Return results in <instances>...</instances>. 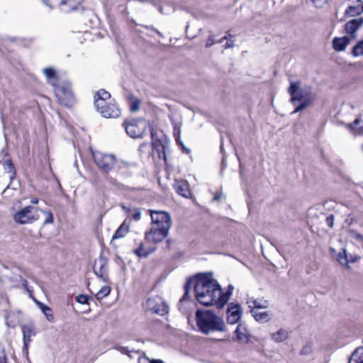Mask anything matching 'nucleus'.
Wrapping results in <instances>:
<instances>
[{"label": "nucleus", "instance_id": "nucleus-1", "mask_svg": "<svg viewBox=\"0 0 363 363\" xmlns=\"http://www.w3.org/2000/svg\"><path fill=\"white\" fill-rule=\"evenodd\" d=\"M194 289L195 300L204 306H216L220 294V285L210 273H199L194 277L189 278L184 285V294L178 303L179 310L183 313L188 312L189 305L194 302L191 299L190 291Z\"/></svg>", "mask_w": 363, "mask_h": 363}, {"label": "nucleus", "instance_id": "nucleus-2", "mask_svg": "<svg viewBox=\"0 0 363 363\" xmlns=\"http://www.w3.org/2000/svg\"><path fill=\"white\" fill-rule=\"evenodd\" d=\"M287 92L290 95V103L295 106L291 114L307 108L313 102L315 97L313 93V87L311 85H305L301 87L299 80L290 81Z\"/></svg>", "mask_w": 363, "mask_h": 363}, {"label": "nucleus", "instance_id": "nucleus-3", "mask_svg": "<svg viewBox=\"0 0 363 363\" xmlns=\"http://www.w3.org/2000/svg\"><path fill=\"white\" fill-rule=\"evenodd\" d=\"M195 318L198 330L203 335L225 330L223 319L211 310L197 309Z\"/></svg>", "mask_w": 363, "mask_h": 363}, {"label": "nucleus", "instance_id": "nucleus-4", "mask_svg": "<svg viewBox=\"0 0 363 363\" xmlns=\"http://www.w3.org/2000/svg\"><path fill=\"white\" fill-rule=\"evenodd\" d=\"M55 95L58 102L66 107H72L74 104V96L69 82H63L55 87Z\"/></svg>", "mask_w": 363, "mask_h": 363}, {"label": "nucleus", "instance_id": "nucleus-5", "mask_svg": "<svg viewBox=\"0 0 363 363\" xmlns=\"http://www.w3.org/2000/svg\"><path fill=\"white\" fill-rule=\"evenodd\" d=\"M123 125L127 134L133 138L142 137L147 127V122L143 118L125 121Z\"/></svg>", "mask_w": 363, "mask_h": 363}, {"label": "nucleus", "instance_id": "nucleus-6", "mask_svg": "<svg viewBox=\"0 0 363 363\" xmlns=\"http://www.w3.org/2000/svg\"><path fill=\"white\" fill-rule=\"evenodd\" d=\"M92 157L97 167L106 174L113 169L117 160L116 156L101 152H92Z\"/></svg>", "mask_w": 363, "mask_h": 363}, {"label": "nucleus", "instance_id": "nucleus-7", "mask_svg": "<svg viewBox=\"0 0 363 363\" xmlns=\"http://www.w3.org/2000/svg\"><path fill=\"white\" fill-rule=\"evenodd\" d=\"M34 211L36 212L37 208L32 206H27L13 215V220L16 223L22 225L32 223L38 219Z\"/></svg>", "mask_w": 363, "mask_h": 363}, {"label": "nucleus", "instance_id": "nucleus-8", "mask_svg": "<svg viewBox=\"0 0 363 363\" xmlns=\"http://www.w3.org/2000/svg\"><path fill=\"white\" fill-rule=\"evenodd\" d=\"M169 227L151 226L150 230L145 233V238L147 242L152 243H160L168 235Z\"/></svg>", "mask_w": 363, "mask_h": 363}, {"label": "nucleus", "instance_id": "nucleus-9", "mask_svg": "<svg viewBox=\"0 0 363 363\" xmlns=\"http://www.w3.org/2000/svg\"><path fill=\"white\" fill-rule=\"evenodd\" d=\"M146 307L147 310L160 315H164L169 311L168 306L157 296L149 298L146 301Z\"/></svg>", "mask_w": 363, "mask_h": 363}, {"label": "nucleus", "instance_id": "nucleus-10", "mask_svg": "<svg viewBox=\"0 0 363 363\" xmlns=\"http://www.w3.org/2000/svg\"><path fill=\"white\" fill-rule=\"evenodd\" d=\"M93 270L96 276L104 282L108 283V259L101 253L99 258L94 262Z\"/></svg>", "mask_w": 363, "mask_h": 363}, {"label": "nucleus", "instance_id": "nucleus-11", "mask_svg": "<svg viewBox=\"0 0 363 363\" xmlns=\"http://www.w3.org/2000/svg\"><path fill=\"white\" fill-rule=\"evenodd\" d=\"M150 213L152 226L172 227L171 216L167 212L150 210Z\"/></svg>", "mask_w": 363, "mask_h": 363}, {"label": "nucleus", "instance_id": "nucleus-12", "mask_svg": "<svg viewBox=\"0 0 363 363\" xmlns=\"http://www.w3.org/2000/svg\"><path fill=\"white\" fill-rule=\"evenodd\" d=\"M59 9L64 13H82L85 8L81 0H62Z\"/></svg>", "mask_w": 363, "mask_h": 363}, {"label": "nucleus", "instance_id": "nucleus-13", "mask_svg": "<svg viewBox=\"0 0 363 363\" xmlns=\"http://www.w3.org/2000/svg\"><path fill=\"white\" fill-rule=\"evenodd\" d=\"M242 310L238 303L231 302L228 306L227 309V322L229 324H235L241 318Z\"/></svg>", "mask_w": 363, "mask_h": 363}, {"label": "nucleus", "instance_id": "nucleus-14", "mask_svg": "<svg viewBox=\"0 0 363 363\" xmlns=\"http://www.w3.org/2000/svg\"><path fill=\"white\" fill-rule=\"evenodd\" d=\"M23 333V351L28 354V345L31 342V337L36 335L35 327L33 323L21 326Z\"/></svg>", "mask_w": 363, "mask_h": 363}, {"label": "nucleus", "instance_id": "nucleus-15", "mask_svg": "<svg viewBox=\"0 0 363 363\" xmlns=\"http://www.w3.org/2000/svg\"><path fill=\"white\" fill-rule=\"evenodd\" d=\"M150 133L151 138L152 139V149L157 152L158 157L160 159L167 160V154L166 149L167 147V144L162 143L159 139H155L156 135V132L155 131L153 127H150Z\"/></svg>", "mask_w": 363, "mask_h": 363}, {"label": "nucleus", "instance_id": "nucleus-16", "mask_svg": "<svg viewBox=\"0 0 363 363\" xmlns=\"http://www.w3.org/2000/svg\"><path fill=\"white\" fill-rule=\"evenodd\" d=\"M100 114L106 118H118L121 116V110L118 106L111 102L103 104V108H96Z\"/></svg>", "mask_w": 363, "mask_h": 363}, {"label": "nucleus", "instance_id": "nucleus-17", "mask_svg": "<svg viewBox=\"0 0 363 363\" xmlns=\"http://www.w3.org/2000/svg\"><path fill=\"white\" fill-rule=\"evenodd\" d=\"M111 99L109 92L104 89H99L94 95V106L96 108H103V104L108 103L107 100Z\"/></svg>", "mask_w": 363, "mask_h": 363}, {"label": "nucleus", "instance_id": "nucleus-18", "mask_svg": "<svg viewBox=\"0 0 363 363\" xmlns=\"http://www.w3.org/2000/svg\"><path fill=\"white\" fill-rule=\"evenodd\" d=\"M363 24V18H358L350 20L345 25V30L347 34L354 35Z\"/></svg>", "mask_w": 363, "mask_h": 363}, {"label": "nucleus", "instance_id": "nucleus-19", "mask_svg": "<svg viewBox=\"0 0 363 363\" xmlns=\"http://www.w3.org/2000/svg\"><path fill=\"white\" fill-rule=\"evenodd\" d=\"M233 286L232 284H229L227 291L225 292H223L222 287L220 286V294H219V297H218L217 300L218 309L223 308L225 306V305L228 303L233 294Z\"/></svg>", "mask_w": 363, "mask_h": 363}, {"label": "nucleus", "instance_id": "nucleus-20", "mask_svg": "<svg viewBox=\"0 0 363 363\" xmlns=\"http://www.w3.org/2000/svg\"><path fill=\"white\" fill-rule=\"evenodd\" d=\"M235 334L236 336V340L240 342L247 343L250 340V334L245 325L239 324L235 330Z\"/></svg>", "mask_w": 363, "mask_h": 363}, {"label": "nucleus", "instance_id": "nucleus-21", "mask_svg": "<svg viewBox=\"0 0 363 363\" xmlns=\"http://www.w3.org/2000/svg\"><path fill=\"white\" fill-rule=\"evenodd\" d=\"M350 43V38L347 36L342 38L335 37L333 40V48L337 52L344 51L347 45Z\"/></svg>", "mask_w": 363, "mask_h": 363}, {"label": "nucleus", "instance_id": "nucleus-22", "mask_svg": "<svg viewBox=\"0 0 363 363\" xmlns=\"http://www.w3.org/2000/svg\"><path fill=\"white\" fill-rule=\"evenodd\" d=\"M363 12V1L357 0L354 5L349 6L345 11V15L355 16Z\"/></svg>", "mask_w": 363, "mask_h": 363}, {"label": "nucleus", "instance_id": "nucleus-23", "mask_svg": "<svg viewBox=\"0 0 363 363\" xmlns=\"http://www.w3.org/2000/svg\"><path fill=\"white\" fill-rule=\"evenodd\" d=\"M174 188L176 192L183 197L188 198L190 194L188 184L184 181H176Z\"/></svg>", "mask_w": 363, "mask_h": 363}, {"label": "nucleus", "instance_id": "nucleus-24", "mask_svg": "<svg viewBox=\"0 0 363 363\" xmlns=\"http://www.w3.org/2000/svg\"><path fill=\"white\" fill-rule=\"evenodd\" d=\"M0 163L2 164L5 172L9 174V179L11 182L13 181L16 178V171L12 160L8 159L3 162H0Z\"/></svg>", "mask_w": 363, "mask_h": 363}, {"label": "nucleus", "instance_id": "nucleus-25", "mask_svg": "<svg viewBox=\"0 0 363 363\" xmlns=\"http://www.w3.org/2000/svg\"><path fill=\"white\" fill-rule=\"evenodd\" d=\"M251 313L255 319L261 323H267L271 319V313L269 311L257 312L255 310H251Z\"/></svg>", "mask_w": 363, "mask_h": 363}, {"label": "nucleus", "instance_id": "nucleus-26", "mask_svg": "<svg viewBox=\"0 0 363 363\" xmlns=\"http://www.w3.org/2000/svg\"><path fill=\"white\" fill-rule=\"evenodd\" d=\"M348 363H363V347H357L352 352Z\"/></svg>", "mask_w": 363, "mask_h": 363}, {"label": "nucleus", "instance_id": "nucleus-27", "mask_svg": "<svg viewBox=\"0 0 363 363\" xmlns=\"http://www.w3.org/2000/svg\"><path fill=\"white\" fill-rule=\"evenodd\" d=\"M272 339L276 342H281L289 337V333L286 329L280 328L271 335Z\"/></svg>", "mask_w": 363, "mask_h": 363}, {"label": "nucleus", "instance_id": "nucleus-28", "mask_svg": "<svg viewBox=\"0 0 363 363\" xmlns=\"http://www.w3.org/2000/svg\"><path fill=\"white\" fill-rule=\"evenodd\" d=\"M337 260L340 264L346 266L348 268L350 263L355 262V259H349V255H347L345 249H342V252L337 254Z\"/></svg>", "mask_w": 363, "mask_h": 363}, {"label": "nucleus", "instance_id": "nucleus-29", "mask_svg": "<svg viewBox=\"0 0 363 363\" xmlns=\"http://www.w3.org/2000/svg\"><path fill=\"white\" fill-rule=\"evenodd\" d=\"M129 226L126 225L125 221H124L120 227L117 229L115 234L113 235L112 239H120L123 237L128 233Z\"/></svg>", "mask_w": 363, "mask_h": 363}, {"label": "nucleus", "instance_id": "nucleus-30", "mask_svg": "<svg viewBox=\"0 0 363 363\" xmlns=\"http://www.w3.org/2000/svg\"><path fill=\"white\" fill-rule=\"evenodd\" d=\"M348 128L355 133L361 134L363 133V120L356 118L353 123L348 125Z\"/></svg>", "mask_w": 363, "mask_h": 363}, {"label": "nucleus", "instance_id": "nucleus-31", "mask_svg": "<svg viewBox=\"0 0 363 363\" xmlns=\"http://www.w3.org/2000/svg\"><path fill=\"white\" fill-rule=\"evenodd\" d=\"M247 303L250 304V307L251 306V303L253 304L254 307L256 308H266L269 306L268 301L264 299H255L254 298H249Z\"/></svg>", "mask_w": 363, "mask_h": 363}, {"label": "nucleus", "instance_id": "nucleus-32", "mask_svg": "<svg viewBox=\"0 0 363 363\" xmlns=\"http://www.w3.org/2000/svg\"><path fill=\"white\" fill-rule=\"evenodd\" d=\"M352 54L354 57L363 55V39L359 41L352 49Z\"/></svg>", "mask_w": 363, "mask_h": 363}, {"label": "nucleus", "instance_id": "nucleus-33", "mask_svg": "<svg viewBox=\"0 0 363 363\" xmlns=\"http://www.w3.org/2000/svg\"><path fill=\"white\" fill-rule=\"evenodd\" d=\"M106 179L109 184L116 187L118 190L123 191V190L128 189L127 186H125L124 184L118 182L115 178H113L111 177H107Z\"/></svg>", "mask_w": 363, "mask_h": 363}, {"label": "nucleus", "instance_id": "nucleus-34", "mask_svg": "<svg viewBox=\"0 0 363 363\" xmlns=\"http://www.w3.org/2000/svg\"><path fill=\"white\" fill-rule=\"evenodd\" d=\"M111 292V287L106 286L102 287L95 295L97 300H101L103 298L107 296Z\"/></svg>", "mask_w": 363, "mask_h": 363}, {"label": "nucleus", "instance_id": "nucleus-35", "mask_svg": "<svg viewBox=\"0 0 363 363\" xmlns=\"http://www.w3.org/2000/svg\"><path fill=\"white\" fill-rule=\"evenodd\" d=\"M50 9H58L62 0H42Z\"/></svg>", "mask_w": 363, "mask_h": 363}, {"label": "nucleus", "instance_id": "nucleus-36", "mask_svg": "<svg viewBox=\"0 0 363 363\" xmlns=\"http://www.w3.org/2000/svg\"><path fill=\"white\" fill-rule=\"evenodd\" d=\"M348 233H349V235L359 241V242H363V235L360 234L359 233H358L357 231H356L355 230H353V229H349L348 230Z\"/></svg>", "mask_w": 363, "mask_h": 363}, {"label": "nucleus", "instance_id": "nucleus-37", "mask_svg": "<svg viewBox=\"0 0 363 363\" xmlns=\"http://www.w3.org/2000/svg\"><path fill=\"white\" fill-rule=\"evenodd\" d=\"M43 73L48 79H55L57 77L56 72L53 68L48 67L43 69Z\"/></svg>", "mask_w": 363, "mask_h": 363}, {"label": "nucleus", "instance_id": "nucleus-38", "mask_svg": "<svg viewBox=\"0 0 363 363\" xmlns=\"http://www.w3.org/2000/svg\"><path fill=\"white\" fill-rule=\"evenodd\" d=\"M134 253L140 257H147L149 255L148 252H145L143 249V244L141 242L138 249L134 251Z\"/></svg>", "mask_w": 363, "mask_h": 363}, {"label": "nucleus", "instance_id": "nucleus-39", "mask_svg": "<svg viewBox=\"0 0 363 363\" xmlns=\"http://www.w3.org/2000/svg\"><path fill=\"white\" fill-rule=\"evenodd\" d=\"M89 299H92V298L84 294H79L76 297V301L81 304H88Z\"/></svg>", "mask_w": 363, "mask_h": 363}, {"label": "nucleus", "instance_id": "nucleus-40", "mask_svg": "<svg viewBox=\"0 0 363 363\" xmlns=\"http://www.w3.org/2000/svg\"><path fill=\"white\" fill-rule=\"evenodd\" d=\"M174 135L176 143L182 147L183 152L189 154L191 150L184 145V143L180 140L179 135H176V134H174Z\"/></svg>", "mask_w": 363, "mask_h": 363}, {"label": "nucleus", "instance_id": "nucleus-41", "mask_svg": "<svg viewBox=\"0 0 363 363\" xmlns=\"http://www.w3.org/2000/svg\"><path fill=\"white\" fill-rule=\"evenodd\" d=\"M42 212L44 213L46 215V218L45 219V220L43 222V224L46 225V224L52 223H53V215H52V213L50 211H42Z\"/></svg>", "mask_w": 363, "mask_h": 363}, {"label": "nucleus", "instance_id": "nucleus-42", "mask_svg": "<svg viewBox=\"0 0 363 363\" xmlns=\"http://www.w3.org/2000/svg\"><path fill=\"white\" fill-rule=\"evenodd\" d=\"M43 313L44 314V315L45 316V318H47V320L50 322V323H52L54 322V320H55V317H54V315L52 313V311L50 308H49V311H43Z\"/></svg>", "mask_w": 363, "mask_h": 363}, {"label": "nucleus", "instance_id": "nucleus-43", "mask_svg": "<svg viewBox=\"0 0 363 363\" xmlns=\"http://www.w3.org/2000/svg\"><path fill=\"white\" fill-rule=\"evenodd\" d=\"M132 218L135 220L138 221L141 218V212L139 208H134L132 213Z\"/></svg>", "mask_w": 363, "mask_h": 363}, {"label": "nucleus", "instance_id": "nucleus-44", "mask_svg": "<svg viewBox=\"0 0 363 363\" xmlns=\"http://www.w3.org/2000/svg\"><path fill=\"white\" fill-rule=\"evenodd\" d=\"M9 313L8 311H5L4 318H5V323L9 328H13L15 326L14 323H12L9 321Z\"/></svg>", "mask_w": 363, "mask_h": 363}, {"label": "nucleus", "instance_id": "nucleus-45", "mask_svg": "<svg viewBox=\"0 0 363 363\" xmlns=\"http://www.w3.org/2000/svg\"><path fill=\"white\" fill-rule=\"evenodd\" d=\"M325 222L330 228H333L334 225V216L333 214L328 216L325 219Z\"/></svg>", "mask_w": 363, "mask_h": 363}, {"label": "nucleus", "instance_id": "nucleus-46", "mask_svg": "<svg viewBox=\"0 0 363 363\" xmlns=\"http://www.w3.org/2000/svg\"><path fill=\"white\" fill-rule=\"evenodd\" d=\"M139 105H140V101L135 100V101L133 102V104L130 106V111L132 112H135V111H138L139 108Z\"/></svg>", "mask_w": 363, "mask_h": 363}, {"label": "nucleus", "instance_id": "nucleus-47", "mask_svg": "<svg viewBox=\"0 0 363 363\" xmlns=\"http://www.w3.org/2000/svg\"><path fill=\"white\" fill-rule=\"evenodd\" d=\"M216 43V42H215V40H214V35H211L208 38V40H207L206 44V48H210V47H211Z\"/></svg>", "mask_w": 363, "mask_h": 363}, {"label": "nucleus", "instance_id": "nucleus-48", "mask_svg": "<svg viewBox=\"0 0 363 363\" xmlns=\"http://www.w3.org/2000/svg\"><path fill=\"white\" fill-rule=\"evenodd\" d=\"M311 1L313 2V4L317 7H321L323 5H325V4H327V2L328 1V0H311Z\"/></svg>", "mask_w": 363, "mask_h": 363}, {"label": "nucleus", "instance_id": "nucleus-49", "mask_svg": "<svg viewBox=\"0 0 363 363\" xmlns=\"http://www.w3.org/2000/svg\"><path fill=\"white\" fill-rule=\"evenodd\" d=\"M36 303L38 305V306L42 312L44 311H49V308H50L49 306L45 305L44 303H43L41 302L36 301Z\"/></svg>", "mask_w": 363, "mask_h": 363}, {"label": "nucleus", "instance_id": "nucleus-50", "mask_svg": "<svg viewBox=\"0 0 363 363\" xmlns=\"http://www.w3.org/2000/svg\"><path fill=\"white\" fill-rule=\"evenodd\" d=\"M36 303L38 305V306L42 312L44 311H49V308H50L49 306L45 305L44 303H43L41 302L36 301Z\"/></svg>", "mask_w": 363, "mask_h": 363}, {"label": "nucleus", "instance_id": "nucleus-51", "mask_svg": "<svg viewBox=\"0 0 363 363\" xmlns=\"http://www.w3.org/2000/svg\"><path fill=\"white\" fill-rule=\"evenodd\" d=\"M117 350H119L122 354H128L129 350L126 347H117Z\"/></svg>", "mask_w": 363, "mask_h": 363}, {"label": "nucleus", "instance_id": "nucleus-52", "mask_svg": "<svg viewBox=\"0 0 363 363\" xmlns=\"http://www.w3.org/2000/svg\"><path fill=\"white\" fill-rule=\"evenodd\" d=\"M234 46V41L233 40H228L225 45V49H228V48H233Z\"/></svg>", "mask_w": 363, "mask_h": 363}, {"label": "nucleus", "instance_id": "nucleus-53", "mask_svg": "<svg viewBox=\"0 0 363 363\" xmlns=\"http://www.w3.org/2000/svg\"><path fill=\"white\" fill-rule=\"evenodd\" d=\"M7 358L5 354L0 356V363H6Z\"/></svg>", "mask_w": 363, "mask_h": 363}, {"label": "nucleus", "instance_id": "nucleus-54", "mask_svg": "<svg viewBox=\"0 0 363 363\" xmlns=\"http://www.w3.org/2000/svg\"><path fill=\"white\" fill-rule=\"evenodd\" d=\"M222 195L220 194H217L214 196L213 200L219 201L221 199Z\"/></svg>", "mask_w": 363, "mask_h": 363}, {"label": "nucleus", "instance_id": "nucleus-55", "mask_svg": "<svg viewBox=\"0 0 363 363\" xmlns=\"http://www.w3.org/2000/svg\"><path fill=\"white\" fill-rule=\"evenodd\" d=\"M150 363H164V362L161 359H152Z\"/></svg>", "mask_w": 363, "mask_h": 363}, {"label": "nucleus", "instance_id": "nucleus-56", "mask_svg": "<svg viewBox=\"0 0 363 363\" xmlns=\"http://www.w3.org/2000/svg\"><path fill=\"white\" fill-rule=\"evenodd\" d=\"M145 28L147 29H149V30H154L155 31L157 29L155 28H154L152 26H146Z\"/></svg>", "mask_w": 363, "mask_h": 363}, {"label": "nucleus", "instance_id": "nucleus-57", "mask_svg": "<svg viewBox=\"0 0 363 363\" xmlns=\"http://www.w3.org/2000/svg\"><path fill=\"white\" fill-rule=\"evenodd\" d=\"M227 38H228L225 35V36L223 37L222 38H220L218 41H217L216 43H222L224 41V40H226Z\"/></svg>", "mask_w": 363, "mask_h": 363}, {"label": "nucleus", "instance_id": "nucleus-58", "mask_svg": "<svg viewBox=\"0 0 363 363\" xmlns=\"http://www.w3.org/2000/svg\"><path fill=\"white\" fill-rule=\"evenodd\" d=\"M358 259H359V257H357V256H353V255H350L349 256V259H355V262H356Z\"/></svg>", "mask_w": 363, "mask_h": 363}, {"label": "nucleus", "instance_id": "nucleus-59", "mask_svg": "<svg viewBox=\"0 0 363 363\" xmlns=\"http://www.w3.org/2000/svg\"><path fill=\"white\" fill-rule=\"evenodd\" d=\"M30 202L33 204H37L38 203V199H32Z\"/></svg>", "mask_w": 363, "mask_h": 363}, {"label": "nucleus", "instance_id": "nucleus-60", "mask_svg": "<svg viewBox=\"0 0 363 363\" xmlns=\"http://www.w3.org/2000/svg\"><path fill=\"white\" fill-rule=\"evenodd\" d=\"M307 350H307V347L303 348V349L301 350V354H307Z\"/></svg>", "mask_w": 363, "mask_h": 363}, {"label": "nucleus", "instance_id": "nucleus-61", "mask_svg": "<svg viewBox=\"0 0 363 363\" xmlns=\"http://www.w3.org/2000/svg\"><path fill=\"white\" fill-rule=\"evenodd\" d=\"M121 208H122L124 211H128V212H130V211H130V209L128 208H127L125 206H124V205H122V206H121Z\"/></svg>", "mask_w": 363, "mask_h": 363}, {"label": "nucleus", "instance_id": "nucleus-62", "mask_svg": "<svg viewBox=\"0 0 363 363\" xmlns=\"http://www.w3.org/2000/svg\"><path fill=\"white\" fill-rule=\"evenodd\" d=\"M155 32L157 33V35H158L160 37H161V38H163V37H164L163 34H162L161 32H160L158 30H155Z\"/></svg>", "mask_w": 363, "mask_h": 363}, {"label": "nucleus", "instance_id": "nucleus-63", "mask_svg": "<svg viewBox=\"0 0 363 363\" xmlns=\"http://www.w3.org/2000/svg\"><path fill=\"white\" fill-rule=\"evenodd\" d=\"M1 152L4 155V156H7L8 155L7 151L5 150L4 149L2 150Z\"/></svg>", "mask_w": 363, "mask_h": 363}, {"label": "nucleus", "instance_id": "nucleus-64", "mask_svg": "<svg viewBox=\"0 0 363 363\" xmlns=\"http://www.w3.org/2000/svg\"><path fill=\"white\" fill-rule=\"evenodd\" d=\"M167 245H169L171 244V241L169 240H167Z\"/></svg>", "mask_w": 363, "mask_h": 363}]
</instances>
